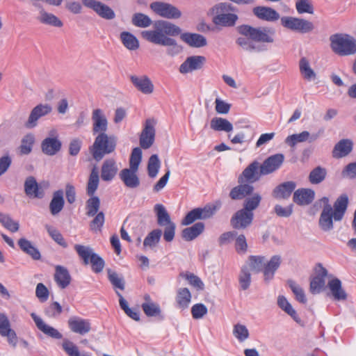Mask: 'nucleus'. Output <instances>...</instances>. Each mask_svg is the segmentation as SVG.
<instances>
[{"label":"nucleus","instance_id":"obj_28","mask_svg":"<svg viewBox=\"0 0 356 356\" xmlns=\"http://www.w3.org/2000/svg\"><path fill=\"white\" fill-rule=\"evenodd\" d=\"M71 280V275L67 268L59 265L56 266L54 280L60 289H63L68 286Z\"/></svg>","mask_w":356,"mask_h":356},{"label":"nucleus","instance_id":"obj_11","mask_svg":"<svg viewBox=\"0 0 356 356\" xmlns=\"http://www.w3.org/2000/svg\"><path fill=\"white\" fill-rule=\"evenodd\" d=\"M284 161L282 154H275L268 157L259 167V174L266 175L278 170Z\"/></svg>","mask_w":356,"mask_h":356},{"label":"nucleus","instance_id":"obj_20","mask_svg":"<svg viewBox=\"0 0 356 356\" xmlns=\"http://www.w3.org/2000/svg\"><path fill=\"white\" fill-rule=\"evenodd\" d=\"M259 167L258 161H254L251 163L238 177V182L242 184L247 181L252 183L259 180L261 176L259 172H258Z\"/></svg>","mask_w":356,"mask_h":356},{"label":"nucleus","instance_id":"obj_38","mask_svg":"<svg viewBox=\"0 0 356 356\" xmlns=\"http://www.w3.org/2000/svg\"><path fill=\"white\" fill-rule=\"evenodd\" d=\"M254 191V187L249 184H239V185L234 187L230 193L229 197L232 200H241L252 194Z\"/></svg>","mask_w":356,"mask_h":356},{"label":"nucleus","instance_id":"obj_32","mask_svg":"<svg viewBox=\"0 0 356 356\" xmlns=\"http://www.w3.org/2000/svg\"><path fill=\"white\" fill-rule=\"evenodd\" d=\"M179 35L181 40L191 47L198 48L207 45V39L202 35L191 33H181Z\"/></svg>","mask_w":356,"mask_h":356},{"label":"nucleus","instance_id":"obj_56","mask_svg":"<svg viewBox=\"0 0 356 356\" xmlns=\"http://www.w3.org/2000/svg\"><path fill=\"white\" fill-rule=\"evenodd\" d=\"M161 166V161L157 154L152 155L147 163L148 175L151 178L156 177Z\"/></svg>","mask_w":356,"mask_h":356},{"label":"nucleus","instance_id":"obj_14","mask_svg":"<svg viewBox=\"0 0 356 356\" xmlns=\"http://www.w3.org/2000/svg\"><path fill=\"white\" fill-rule=\"evenodd\" d=\"M67 324L72 332L84 335L91 330V325L88 320L79 316H72L68 319Z\"/></svg>","mask_w":356,"mask_h":356},{"label":"nucleus","instance_id":"obj_59","mask_svg":"<svg viewBox=\"0 0 356 356\" xmlns=\"http://www.w3.org/2000/svg\"><path fill=\"white\" fill-rule=\"evenodd\" d=\"M0 222L6 229L12 232H16L19 230V225L18 222L13 220L8 214L0 213Z\"/></svg>","mask_w":356,"mask_h":356},{"label":"nucleus","instance_id":"obj_33","mask_svg":"<svg viewBox=\"0 0 356 356\" xmlns=\"http://www.w3.org/2000/svg\"><path fill=\"white\" fill-rule=\"evenodd\" d=\"M118 170L116 162L113 159H106L102 166L101 177L104 181L112 180Z\"/></svg>","mask_w":356,"mask_h":356},{"label":"nucleus","instance_id":"obj_18","mask_svg":"<svg viewBox=\"0 0 356 356\" xmlns=\"http://www.w3.org/2000/svg\"><path fill=\"white\" fill-rule=\"evenodd\" d=\"M0 334L6 337L8 343L16 346L17 337L15 332L10 328V321L6 314L0 313Z\"/></svg>","mask_w":356,"mask_h":356},{"label":"nucleus","instance_id":"obj_4","mask_svg":"<svg viewBox=\"0 0 356 356\" xmlns=\"http://www.w3.org/2000/svg\"><path fill=\"white\" fill-rule=\"evenodd\" d=\"M238 33L250 38L254 42L273 43L275 31L270 27H252L250 25H241L238 27Z\"/></svg>","mask_w":356,"mask_h":356},{"label":"nucleus","instance_id":"obj_29","mask_svg":"<svg viewBox=\"0 0 356 356\" xmlns=\"http://www.w3.org/2000/svg\"><path fill=\"white\" fill-rule=\"evenodd\" d=\"M318 138V134H313L310 136V134L307 131H304L300 134H295L289 136L285 139V143L290 147H295L298 143H302L307 140L312 143L316 140Z\"/></svg>","mask_w":356,"mask_h":356},{"label":"nucleus","instance_id":"obj_57","mask_svg":"<svg viewBox=\"0 0 356 356\" xmlns=\"http://www.w3.org/2000/svg\"><path fill=\"white\" fill-rule=\"evenodd\" d=\"M108 278L114 289L124 290L125 288V281L122 275H118L111 269L107 270Z\"/></svg>","mask_w":356,"mask_h":356},{"label":"nucleus","instance_id":"obj_63","mask_svg":"<svg viewBox=\"0 0 356 356\" xmlns=\"http://www.w3.org/2000/svg\"><path fill=\"white\" fill-rule=\"evenodd\" d=\"M232 333L239 342L245 341L250 335L246 326L240 323L234 325Z\"/></svg>","mask_w":356,"mask_h":356},{"label":"nucleus","instance_id":"obj_25","mask_svg":"<svg viewBox=\"0 0 356 356\" xmlns=\"http://www.w3.org/2000/svg\"><path fill=\"white\" fill-rule=\"evenodd\" d=\"M137 171L131 168H124L120 171V178L127 187L136 188L140 185V179L136 175Z\"/></svg>","mask_w":356,"mask_h":356},{"label":"nucleus","instance_id":"obj_58","mask_svg":"<svg viewBox=\"0 0 356 356\" xmlns=\"http://www.w3.org/2000/svg\"><path fill=\"white\" fill-rule=\"evenodd\" d=\"M261 196L259 193H254L252 196L247 197L243 203V209L248 212L253 213L259 205Z\"/></svg>","mask_w":356,"mask_h":356},{"label":"nucleus","instance_id":"obj_3","mask_svg":"<svg viewBox=\"0 0 356 356\" xmlns=\"http://www.w3.org/2000/svg\"><path fill=\"white\" fill-rule=\"evenodd\" d=\"M330 48L336 54L345 56L356 53V39L346 33H335L330 37Z\"/></svg>","mask_w":356,"mask_h":356},{"label":"nucleus","instance_id":"obj_48","mask_svg":"<svg viewBox=\"0 0 356 356\" xmlns=\"http://www.w3.org/2000/svg\"><path fill=\"white\" fill-rule=\"evenodd\" d=\"M161 235L162 231L160 229H155L150 232L144 239V248H154L159 244Z\"/></svg>","mask_w":356,"mask_h":356},{"label":"nucleus","instance_id":"obj_42","mask_svg":"<svg viewBox=\"0 0 356 356\" xmlns=\"http://www.w3.org/2000/svg\"><path fill=\"white\" fill-rule=\"evenodd\" d=\"M18 245L23 252L31 256L34 260L40 259L41 255L39 250L29 240L22 238L18 241Z\"/></svg>","mask_w":356,"mask_h":356},{"label":"nucleus","instance_id":"obj_1","mask_svg":"<svg viewBox=\"0 0 356 356\" xmlns=\"http://www.w3.org/2000/svg\"><path fill=\"white\" fill-rule=\"evenodd\" d=\"M181 29L176 24L166 20H159L154 24L153 30L143 31L142 37L149 42L167 47L166 54L174 56L179 54L182 48L172 38L181 34Z\"/></svg>","mask_w":356,"mask_h":356},{"label":"nucleus","instance_id":"obj_26","mask_svg":"<svg viewBox=\"0 0 356 356\" xmlns=\"http://www.w3.org/2000/svg\"><path fill=\"white\" fill-rule=\"evenodd\" d=\"M281 261L282 259L280 255H274L266 264L264 265V277L266 282H268L273 279L275 273L279 268Z\"/></svg>","mask_w":356,"mask_h":356},{"label":"nucleus","instance_id":"obj_23","mask_svg":"<svg viewBox=\"0 0 356 356\" xmlns=\"http://www.w3.org/2000/svg\"><path fill=\"white\" fill-rule=\"evenodd\" d=\"M31 316L35 322L38 329L44 334L56 339H60L62 338V334L56 328L47 325L43 320L35 313H31Z\"/></svg>","mask_w":356,"mask_h":356},{"label":"nucleus","instance_id":"obj_55","mask_svg":"<svg viewBox=\"0 0 356 356\" xmlns=\"http://www.w3.org/2000/svg\"><path fill=\"white\" fill-rule=\"evenodd\" d=\"M245 265H248L250 271L258 273L264 268V257L259 256H250Z\"/></svg>","mask_w":356,"mask_h":356},{"label":"nucleus","instance_id":"obj_2","mask_svg":"<svg viewBox=\"0 0 356 356\" xmlns=\"http://www.w3.org/2000/svg\"><path fill=\"white\" fill-rule=\"evenodd\" d=\"M118 138L114 135H108L106 133L99 134L95 138L90 152L97 161L103 159L104 155L113 152L115 149Z\"/></svg>","mask_w":356,"mask_h":356},{"label":"nucleus","instance_id":"obj_12","mask_svg":"<svg viewBox=\"0 0 356 356\" xmlns=\"http://www.w3.org/2000/svg\"><path fill=\"white\" fill-rule=\"evenodd\" d=\"M253 218V213L248 212L242 209L234 214L231 218L230 223L234 229H245L252 224Z\"/></svg>","mask_w":356,"mask_h":356},{"label":"nucleus","instance_id":"obj_52","mask_svg":"<svg viewBox=\"0 0 356 356\" xmlns=\"http://www.w3.org/2000/svg\"><path fill=\"white\" fill-rule=\"evenodd\" d=\"M86 215L89 217L95 216L100 207V200L97 196H90L86 201Z\"/></svg>","mask_w":356,"mask_h":356},{"label":"nucleus","instance_id":"obj_13","mask_svg":"<svg viewBox=\"0 0 356 356\" xmlns=\"http://www.w3.org/2000/svg\"><path fill=\"white\" fill-rule=\"evenodd\" d=\"M83 4L94 10L101 17L113 19L115 15L114 11L108 6L96 0H82Z\"/></svg>","mask_w":356,"mask_h":356},{"label":"nucleus","instance_id":"obj_54","mask_svg":"<svg viewBox=\"0 0 356 356\" xmlns=\"http://www.w3.org/2000/svg\"><path fill=\"white\" fill-rule=\"evenodd\" d=\"M287 284L295 295L296 300L300 303L306 304L307 300L303 289L300 287L295 281L291 280H288Z\"/></svg>","mask_w":356,"mask_h":356},{"label":"nucleus","instance_id":"obj_36","mask_svg":"<svg viewBox=\"0 0 356 356\" xmlns=\"http://www.w3.org/2000/svg\"><path fill=\"white\" fill-rule=\"evenodd\" d=\"M39 9V15L37 17V19L40 23L55 27L63 26V22L56 15L46 12L42 6H40Z\"/></svg>","mask_w":356,"mask_h":356},{"label":"nucleus","instance_id":"obj_22","mask_svg":"<svg viewBox=\"0 0 356 356\" xmlns=\"http://www.w3.org/2000/svg\"><path fill=\"white\" fill-rule=\"evenodd\" d=\"M296 187V182L289 181L277 186L273 191L272 195L275 199H288Z\"/></svg>","mask_w":356,"mask_h":356},{"label":"nucleus","instance_id":"obj_44","mask_svg":"<svg viewBox=\"0 0 356 356\" xmlns=\"http://www.w3.org/2000/svg\"><path fill=\"white\" fill-rule=\"evenodd\" d=\"M238 280L239 287L242 291H246L250 288L252 282V277L248 265H243L241 267Z\"/></svg>","mask_w":356,"mask_h":356},{"label":"nucleus","instance_id":"obj_46","mask_svg":"<svg viewBox=\"0 0 356 356\" xmlns=\"http://www.w3.org/2000/svg\"><path fill=\"white\" fill-rule=\"evenodd\" d=\"M191 300V293L187 288H180L177 290L176 302L179 308L184 309L188 307Z\"/></svg>","mask_w":356,"mask_h":356},{"label":"nucleus","instance_id":"obj_60","mask_svg":"<svg viewBox=\"0 0 356 356\" xmlns=\"http://www.w3.org/2000/svg\"><path fill=\"white\" fill-rule=\"evenodd\" d=\"M45 229H46L47 233L49 234V235L56 243H57L58 245H60L63 248H65L67 247V242L65 241L61 233L57 229H56L55 227H54L49 225H46Z\"/></svg>","mask_w":356,"mask_h":356},{"label":"nucleus","instance_id":"obj_8","mask_svg":"<svg viewBox=\"0 0 356 356\" xmlns=\"http://www.w3.org/2000/svg\"><path fill=\"white\" fill-rule=\"evenodd\" d=\"M156 121L153 119H147L145 127L140 134L139 142L143 149H149L154 142Z\"/></svg>","mask_w":356,"mask_h":356},{"label":"nucleus","instance_id":"obj_5","mask_svg":"<svg viewBox=\"0 0 356 356\" xmlns=\"http://www.w3.org/2000/svg\"><path fill=\"white\" fill-rule=\"evenodd\" d=\"M74 248L85 265L90 264L92 270L96 273H101L103 270L105 262L99 255L94 252L91 247L76 244Z\"/></svg>","mask_w":356,"mask_h":356},{"label":"nucleus","instance_id":"obj_16","mask_svg":"<svg viewBox=\"0 0 356 356\" xmlns=\"http://www.w3.org/2000/svg\"><path fill=\"white\" fill-rule=\"evenodd\" d=\"M92 120L93 134L106 133L108 129V121L102 109L93 110Z\"/></svg>","mask_w":356,"mask_h":356},{"label":"nucleus","instance_id":"obj_51","mask_svg":"<svg viewBox=\"0 0 356 356\" xmlns=\"http://www.w3.org/2000/svg\"><path fill=\"white\" fill-rule=\"evenodd\" d=\"M300 72L303 78L311 81L316 78V73L311 68L309 63L306 58H302L299 63Z\"/></svg>","mask_w":356,"mask_h":356},{"label":"nucleus","instance_id":"obj_53","mask_svg":"<svg viewBox=\"0 0 356 356\" xmlns=\"http://www.w3.org/2000/svg\"><path fill=\"white\" fill-rule=\"evenodd\" d=\"M220 207L221 202L217 201L214 204H207L203 208L199 207V211L201 213V219L205 220L211 218Z\"/></svg>","mask_w":356,"mask_h":356},{"label":"nucleus","instance_id":"obj_34","mask_svg":"<svg viewBox=\"0 0 356 356\" xmlns=\"http://www.w3.org/2000/svg\"><path fill=\"white\" fill-rule=\"evenodd\" d=\"M327 286L335 300L340 301L347 299V293L342 288L341 282L338 278L330 280L327 283Z\"/></svg>","mask_w":356,"mask_h":356},{"label":"nucleus","instance_id":"obj_7","mask_svg":"<svg viewBox=\"0 0 356 356\" xmlns=\"http://www.w3.org/2000/svg\"><path fill=\"white\" fill-rule=\"evenodd\" d=\"M149 8L156 15L168 19H177L181 17V12L172 4L154 1L150 3Z\"/></svg>","mask_w":356,"mask_h":356},{"label":"nucleus","instance_id":"obj_37","mask_svg":"<svg viewBox=\"0 0 356 356\" xmlns=\"http://www.w3.org/2000/svg\"><path fill=\"white\" fill-rule=\"evenodd\" d=\"M64 204L63 191L62 190L55 191L49 203V210L51 215L56 216L58 214L63 210Z\"/></svg>","mask_w":356,"mask_h":356},{"label":"nucleus","instance_id":"obj_6","mask_svg":"<svg viewBox=\"0 0 356 356\" xmlns=\"http://www.w3.org/2000/svg\"><path fill=\"white\" fill-rule=\"evenodd\" d=\"M281 24L284 27L300 33H310L314 29L313 23L310 21L295 17H282Z\"/></svg>","mask_w":356,"mask_h":356},{"label":"nucleus","instance_id":"obj_30","mask_svg":"<svg viewBox=\"0 0 356 356\" xmlns=\"http://www.w3.org/2000/svg\"><path fill=\"white\" fill-rule=\"evenodd\" d=\"M24 191L30 197L40 199L44 196L43 191L39 188L36 179L32 176L26 178L24 182Z\"/></svg>","mask_w":356,"mask_h":356},{"label":"nucleus","instance_id":"obj_41","mask_svg":"<svg viewBox=\"0 0 356 356\" xmlns=\"http://www.w3.org/2000/svg\"><path fill=\"white\" fill-rule=\"evenodd\" d=\"M157 218L159 225L163 227L174 223L170 219V216L163 204H156L154 207Z\"/></svg>","mask_w":356,"mask_h":356},{"label":"nucleus","instance_id":"obj_49","mask_svg":"<svg viewBox=\"0 0 356 356\" xmlns=\"http://www.w3.org/2000/svg\"><path fill=\"white\" fill-rule=\"evenodd\" d=\"M99 182V172L96 167H94L89 176L87 184L86 193L89 196L94 195Z\"/></svg>","mask_w":356,"mask_h":356},{"label":"nucleus","instance_id":"obj_19","mask_svg":"<svg viewBox=\"0 0 356 356\" xmlns=\"http://www.w3.org/2000/svg\"><path fill=\"white\" fill-rule=\"evenodd\" d=\"M130 79L135 88L143 94L150 95L153 92L154 86L147 76H137L132 75Z\"/></svg>","mask_w":356,"mask_h":356},{"label":"nucleus","instance_id":"obj_62","mask_svg":"<svg viewBox=\"0 0 356 356\" xmlns=\"http://www.w3.org/2000/svg\"><path fill=\"white\" fill-rule=\"evenodd\" d=\"M141 307L144 313L148 317L157 316L161 314V308L159 305L156 302H143Z\"/></svg>","mask_w":356,"mask_h":356},{"label":"nucleus","instance_id":"obj_40","mask_svg":"<svg viewBox=\"0 0 356 356\" xmlns=\"http://www.w3.org/2000/svg\"><path fill=\"white\" fill-rule=\"evenodd\" d=\"M204 229V224L198 222L193 226L185 228L182 231V238L187 241H192L200 235Z\"/></svg>","mask_w":356,"mask_h":356},{"label":"nucleus","instance_id":"obj_9","mask_svg":"<svg viewBox=\"0 0 356 356\" xmlns=\"http://www.w3.org/2000/svg\"><path fill=\"white\" fill-rule=\"evenodd\" d=\"M49 137L42 140L41 148L44 154L49 156H53L60 150L62 144L58 139L56 130H51L49 132Z\"/></svg>","mask_w":356,"mask_h":356},{"label":"nucleus","instance_id":"obj_35","mask_svg":"<svg viewBox=\"0 0 356 356\" xmlns=\"http://www.w3.org/2000/svg\"><path fill=\"white\" fill-rule=\"evenodd\" d=\"M333 208L328 207L322 210L319 218V227L324 232H330L333 229Z\"/></svg>","mask_w":356,"mask_h":356},{"label":"nucleus","instance_id":"obj_43","mask_svg":"<svg viewBox=\"0 0 356 356\" xmlns=\"http://www.w3.org/2000/svg\"><path fill=\"white\" fill-rule=\"evenodd\" d=\"M211 128L216 131L230 132L233 130L232 124L227 119L222 118H213L211 120Z\"/></svg>","mask_w":356,"mask_h":356},{"label":"nucleus","instance_id":"obj_64","mask_svg":"<svg viewBox=\"0 0 356 356\" xmlns=\"http://www.w3.org/2000/svg\"><path fill=\"white\" fill-rule=\"evenodd\" d=\"M142 160V150L140 147H135L132 149L130 159L129 168L138 170V166Z\"/></svg>","mask_w":356,"mask_h":356},{"label":"nucleus","instance_id":"obj_47","mask_svg":"<svg viewBox=\"0 0 356 356\" xmlns=\"http://www.w3.org/2000/svg\"><path fill=\"white\" fill-rule=\"evenodd\" d=\"M120 40L123 45L129 50H136L139 47V41L137 38L128 31L120 33Z\"/></svg>","mask_w":356,"mask_h":356},{"label":"nucleus","instance_id":"obj_61","mask_svg":"<svg viewBox=\"0 0 356 356\" xmlns=\"http://www.w3.org/2000/svg\"><path fill=\"white\" fill-rule=\"evenodd\" d=\"M132 24L140 28H146L149 26L152 21L149 16L141 13H136L132 17Z\"/></svg>","mask_w":356,"mask_h":356},{"label":"nucleus","instance_id":"obj_15","mask_svg":"<svg viewBox=\"0 0 356 356\" xmlns=\"http://www.w3.org/2000/svg\"><path fill=\"white\" fill-rule=\"evenodd\" d=\"M205 61L206 58L202 56H189L180 65L179 72L181 74H187L195 70H200Z\"/></svg>","mask_w":356,"mask_h":356},{"label":"nucleus","instance_id":"obj_50","mask_svg":"<svg viewBox=\"0 0 356 356\" xmlns=\"http://www.w3.org/2000/svg\"><path fill=\"white\" fill-rule=\"evenodd\" d=\"M326 175V169L321 166H317L310 172L309 181L312 184H318L325 179Z\"/></svg>","mask_w":356,"mask_h":356},{"label":"nucleus","instance_id":"obj_45","mask_svg":"<svg viewBox=\"0 0 356 356\" xmlns=\"http://www.w3.org/2000/svg\"><path fill=\"white\" fill-rule=\"evenodd\" d=\"M236 43L243 50L250 52H259L264 49L261 46L256 44L254 41L252 40L250 38L245 36L238 38L236 40Z\"/></svg>","mask_w":356,"mask_h":356},{"label":"nucleus","instance_id":"obj_17","mask_svg":"<svg viewBox=\"0 0 356 356\" xmlns=\"http://www.w3.org/2000/svg\"><path fill=\"white\" fill-rule=\"evenodd\" d=\"M318 268L317 275L310 281L309 291L312 294L321 293L325 286L327 270L321 264L318 265Z\"/></svg>","mask_w":356,"mask_h":356},{"label":"nucleus","instance_id":"obj_21","mask_svg":"<svg viewBox=\"0 0 356 356\" xmlns=\"http://www.w3.org/2000/svg\"><path fill=\"white\" fill-rule=\"evenodd\" d=\"M252 13L258 19L270 22L278 20L280 17L275 10L266 6L254 7Z\"/></svg>","mask_w":356,"mask_h":356},{"label":"nucleus","instance_id":"obj_31","mask_svg":"<svg viewBox=\"0 0 356 356\" xmlns=\"http://www.w3.org/2000/svg\"><path fill=\"white\" fill-rule=\"evenodd\" d=\"M348 204V197L346 194L340 195L335 201L333 206L334 220L340 221L342 220Z\"/></svg>","mask_w":356,"mask_h":356},{"label":"nucleus","instance_id":"obj_39","mask_svg":"<svg viewBox=\"0 0 356 356\" xmlns=\"http://www.w3.org/2000/svg\"><path fill=\"white\" fill-rule=\"evenodd\" d=\"M237 20L238 16L234 13L216 14L213 18V22L216 26H222L224 27L234 26Z\"/></svg>","mask_w":356,"mask_h":356},{"label":"nucleus","instance_id":"obj_27","mask_svg":"<svg viewBox=\"0 0 356 356\" xmlns=\"http://www.w3.org/2000/svg\"><path fill=\"white\" fill-rule=\"evenodd\" d=\"M315 193L309 188H300L293 193V202L299 205H308L314 199Z\"/></svg>","mask_w":356,"mask_h":356},{"label":"nucleus","instance_id":"obj_10","mask_svg":"<svg viewBox=\"0 0 356 356\" xmlns=\"http://www.w3.org/2000/svg\"><path fill=\"white\" fill-rule=\"evenodd\" d=\"M52 111V108L47 104H40L35 106L31 111L27 121L24 123V126L27 129H33L38 125V120L48 114Z\"/></svg>","mask_w":356,"mask_h":356},{"label":"nucleus","instance_id":"obj_24","mask_svg":"<svg viewBox=\"0 0 356 356\" xmlns=\"http://www.w3.org/2000/svg\"><path fill=\"white\" fill-rule=\"evenodd\" d=\"M353 143L350 139H341L335 144L332 150V156L341 159L348 156L353 150Z\"/></svg>","mask_w":356,"mask_h":356}]
</instances>
